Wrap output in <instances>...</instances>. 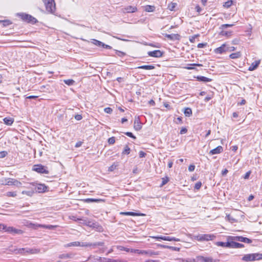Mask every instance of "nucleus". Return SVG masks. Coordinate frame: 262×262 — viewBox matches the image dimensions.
Segmentation results:
<instances>
[{
    "label": "nucleus",
    "mask_w": 262,
    "mask_h": 262,
    "mask_svg": "<svg viewBox=\"0 0 262 262\" xmlns=\"http://www.w3.org/2000/svg\"><path fill=\"white\" fill-rule=\"evenodd\" d=\"M241 56V53L239 52L232 53L229 55V57L231 59H237Z\"/></svg>",
    "instance_id": "2f4dec72"
},
{
    "label": "nucleus",
    "mask_w": 262,
    "mask_h": 262,
    "mask_svg": "<svg viewBox=\"0 0 262 262\" xmlns=\"http://www.w3.org/2000/svg\"><path fill=\"white\" fill-rule=\"evenodd\" d=\"M74 118L76 120H77L78 121L81 120L82 119V116L81 115H79V114L76 115L74 116Z\"/></svg>",
    "instance_id": "774afa93"
},
{
    "label": "nucleus",
    "mask_w": 262,
    "mask_h": 262,
    "mask_svg": "<svg viewBox=\"0 0 262 262\" xmlns=\"http://www.w3.org/2000/svg\"><path fill=\"white\" fill-rule=\"evenodd\" d=\"M184 113L186 116L189 117L192 114V110L189 107L185 109Z\"/></svg>",
    "instance_id": "e433bc0d"
},
{
    "label": "nucleus",
    "mask_w": 262,
    "mask_h": 262,
    "mask_svg": "<svg viewBox=\"0 0 262 262\" xmlns=\"http://www.w3.org/2000/svg\"><path fill=\"white\" fill-rule=\"evenodd\" d=\"M147 55L150 57L159 58L163 56V52L159 50H157L152 51L148 52Z\"/></svg>",
    "instance_id": "9b49d317"
},
{
    "label": "nucleus",
    "mask_w": 262,
    "mask_h": 262,
    "mask_svg": "<svg viewBox=\"0 0 262 262\" xmlns=\"http://www.w3.org/2000/svg\"><path fill=\"white\" fill-rule=\"evenodd\" d=\"M6 225L3 224H0V231H6Z\"/></svg>",
    "instance_id": "338daca9"
},
{
    "label": "nucleus",
    "mask_w": 262,
    "mask_h": 262,
    "mask_svg": "<svg viewBox=\"0 0 262 262\" xmlns=\"http://www.w3.org/2000/svg\"><path fill=\"white\" fill-rule=\"evenodd\" d=\"M108 142L110 144H113L115 142V138L112 137L108 139Z\"/></svg>",
    "instance_id": "13d9d810"
},
{
    "label": "nucleus",
    "mask_w": 262,
    "mask_h": 262,
    "mask_svg": "<svg viewBox=\"0 0 262 262\" xmlns=\"http://www.w3.org/2000/svg\"><path fill=\"white\" fill-rule=\"evenodd\" d=\"M130 149L128 145H125L124 150L122 151V155H128L130 153Z\"/></svg>",
    "instance_id": "a19ab883"
},
{
    "label": "nucleus",
    "mask_w": 262,
    "mask_h": 262,
    "mask_svg": "<svg viewBox=\"0 0 262 262\" xmlns=\"http://www.w3.org/2000/svg\"><path fill=\"white\" fill-rule=\"evenodd\" d=\"M74 255V254H73L72 253H64V254H60L59 256V258H60L61 259L71 258L73 257Z\"/></svg>",
    "instance_id": "a878e982"
},
{
    "label": "nucleus",
    "mask_w": 262,
    "mask_h": 262,
    "mask_svg": "<svg viewBox=\"0 0 262 262\" xmlns=\"http://www.w3.org/2000/svg\"><path fill=\"white\" fill-rule=\"evenodd\" d=\"M8 155L6 151H2L0 152V158H4Z\"/></svg>",
    "instance_id": "052dcab7"
},
{
    "label": "nucleus",
    "mask_w": 262,
    "mask_h": 262,
    "mask_svg": "<svg viewBox=\"0 0 262 262\" xmlns=\"http://www.w3.org/2000/svg\"><path fill=\"white\" fill-rule=\"evenodd\" d=\"M39 250L37 249H26L21 248L18 250V253L25 254L26 253L30 254H36L39 253Z\"/></svg>",
    "instance_id": "1a4fd4ad"
},
{
    "label": "nucleus",
    "mask_w": 262,
    "mask_h": 262,
    "mask_svg": "<svg viewBox=\"0 0 262 262\" xmlns=\"http://www.w3.org/2000/svg\"><path fill=\"white\" fill-rule=\"evenodd\" d=\"M196 78L199 81H201V82H210L212 80V79H210V78H207V77H204L203 76H198L196 77Z\"/></svg>",
    "instance_id": "b1692460"
},
{
    "label": "nucleus",
    "mask_w": 262,
    "mask_h": 262,
    "mask_svg": "<svg viewBox=\"0 0 262 262\" xmlns=\"http://www.w3.org/2000/svg\"><path fill=\"white\" fill-rule=\"evenodd\" d=\"M233 26H234V24H223L220 26V29L221 30H224V29H226V28H227L229 27H232Z\"/></svg>",
    "instance_id": "de8ad7c7"
},
{
    "label": "nucleus",
    "mask_w": 262,
    "mask_h": 262,
    "mask_svg": "<svg viewBox=\"0 0 262 262\" xmlns=\"http://www.w3.org/2000/svg\"><path fill=\"white\" fill-rule=\"evenodd\" d=\"M5 184L9 186H16L17 187H20L21 183L16 179L12 178H8L5 180Z\"/></svg>",
    "instance_id": "0eeeda50"
},
{
    "label": "nucleus",
    "mask_w": 262,
    "mask_h": 262,
    "mask_svg": "<svg viewBox=\"0 0 262 262\" xmlns=\"http://www.w3.org/2000/svg\"><path fill=\"white\" fill-rule=\"evenodd\" d=\"M5 231L10 233L17 234H21L23 233V231L21 230L16 229L13 227H7V226Z\"/></svg>",
    "instance_id": "4468645a"
},
{
    "label": "nucleus",
    "mask_w": 262,
    "mask_h": 262,
    "mask_svg": "<svg viewBox=\"0 0 262 262\" xmlns=\"http://www.w3.org/2000/svg\"><path fill=\"white\" fill-rule=\"evenodd\" d=\"M42 1L46 6V8L48 12L51 13L55 12L56 8L54 0H42Z\"/></svg>",
    "instance_id": "7ed1b4c3"
},
{
    "label": "nucleus",
    "mask_w": 262,
    "mask_h": 262,
    "mask_svg": "<svg viewBox=\"0 0 262 262\" xmlns=\"http://www.w3.org/2000/svg\"><path fill=\"white\" fill-rule=\"evenodd\" d=\"M141 123L139 118H136L134 121V129L137 130H140L142 128Z\"/></svg>",
    "instance_id": "412c9836"
},
{
    "label": "nucleus",
    "mask_w": 262,
    "mask_h": 262,
    "mask_svg": "<svg viewBox=\"0 0 262 262\" xmlns=\"http://www.w3.org/2000/svg\"><path fill=\"white\" fill-rule=\"evenodd\" d=\"M81 201L84 203H99L104 202V200L101 199H92V198H88L85 199L81 200Z\"/></svg>",
    "instance_id": "f3484780"
},
{
    "label": "nucleus",
    "mask_w": 262,
    "mask_h": 262,
    "mask_svg": "<svg viewBox=\"0 0 262 262\" xmlns=\"http://www.w3.org/2000/svg\"><path fill=\"white\" fill-rule=\"evenodd\" d=\"M233 4V2L232 0H228V1L226 2L223 5V6L225 8H229L231 6V5Z\"/></svg>",
    "instance_id": "37998d69"
},
{
    "label": "nucleus",
    "mask_w": 262,
    "mask_h": 262,
    "mask_svg": "<svg viewBox=\"0 0 262 262\" xmlns=\"http://www.w3.org/2000/svg\"><path fill=\"white\" fill-rule=\"evenodd\" d=\"M215 238V236L213 234H198L193 235V238L199 242H208L212 241Z\"/></svg>",
    "instance_id": "f257e3e1"
},
{
    "label": "nucleus",
    "mask_w": 262,
    "mask_h": 262,
    "mask_svg": "<svg viewBox=\"0 0 262 262\" xmlns=\"http://www.w3.org/2000/svg\"><path fill=\"white\" fill-rule=\"evenodd\" d=\"M80 245V242H73L64 245V247L68 248L70 247H79Z\"/></svg>",
    "instance_id": "bb28decb"
},
{
    "label": "nucleus",
    "mask_w": 262,
    "mask_h": 262,
    "mask_svg": "<svg viewBox=\"0 0 262 262\" xmlns=\"http://www.w3.org/2000/svg\"><path fill=\"white\" fill-rule=\"evenodd\" d=\"M165 37H166V38H167L168 39H169L171 40H179L180 36L178 34H165Z\"/></svg>",
    "instance_id": "aec40b11"
},
{
    "label": "nucleus",
    "mask_w": 262,
    "mask_h": 262,
    "mask_svg": "<svg viewBox=\"0 0 262 262\" xmlns=\"http://www.w3.org/2000/svg\"><path fill=\"white\" fill-rule=\"evenodd\" d=\"M236 242L233 241H228L227 245H229V248H235V244Z\"/></svg>",
    "instance_id": "603ef678"
},
{
    "label": "nucleus",
    "mask_w": 262,
    "mask_h": 262,
    "mask_svg": "<svg viewBox=\"0 0 262 262\" xmlns=\"http://www.w3.org/2000/svg\"><path fill=\"white\" fill-rule=\"evenodd\" d=\"M152 238L156 239L157 241L163 240L164 236H152Z\"/></svg>",
    "instance_id": "0e129e2a"
},
{
    "label": "nucleus",
    "mask_w": 262,
    "mask_h": 262,
    "mask_svg": "<svg viewBox=\"0 0 262 262\" xmlns=\"http://www.w3.org/2000/svg\"><path fill=\"white\" fill-rule=\"evenodd\" d=\"M202 186V183L200 181L196 182L194 185V189L199 190L200 189Z\"/></svg>",
    "instance_id": "4d7b16f0"
},
{
    "label": "nucleus",
    "mask_w": 262,
    "mask_h": 262,
    "mask_svg": "<svg viewBox=\"0 0 262 262\" xmlns=\"http://www.w3.org/2000/svg\"><path fill=\"white\" fill-rule=\"evenodd\" d=\"M260 63L259 60H256L254 62H252L251 66L249 67L248 70L252 71L255 70L258 66Z\"/></svg>",
    "instance_id": "5701e85b"
},
{
    "label": "nucleus",
    "mask_w": 262,
    "mask_h": 262,
    "mask_svg": "<svg viewBox=\"0 0 262 262\" xmlns=\"http://www.w3.org/2000/svg\"><path fill=\"white\" fill-rule=\"evenodd\" d=\"M196 262H216V260L211 257L198 256L196 257Z\"/></svg>",
    "instance_id": "9d476101"
},
{
    "label": "nucleus",
    "mask_w": 262,
    "mask_h": 262,
    "mask_svg": "<svg viewBox=\"0 0 262 262\" xmlns=\"http://www.w3.org/2000/svg\"><path fill=\"white\" fill-rule=\"evenodd\" d=\"M121 214L125 215H130V216H144L145 214L141 213H137L134 212H122L120 213Z\"/></svg>",
    "instance_id": "4be33fe9"
},
{
    "label": "nucleus",
    "mask_w": 262,
    "mask_h": 262,
    "mask_svg": "<svg viewBox=\"0 0 262 262\" xmlns=\"http://www.w3.org/2000/svg\"><path fill=\"white\" fill-rule=\"evenodd\" d=\"M104 111L105 113H107V114H111L113 112L112 108H111V107H108L105 108Z\"/></svg>",
    "instance_id": "e2e57ef3"
},
{
    "label": "nucleus",
    "mask_w": 262,
    "mask_h": 262,
    "mask_svg": "<svg viewBox=\"0 0 262 262\" xmlns=\"http://www.w3.org/2000/svg\"><path fill=\"white\" fill-rule=\"evenodd\" d=\"M232 34L231 31H224L223 30H222V31L220 32V35L222 36H230Z\"/></svg>",
    "instance_id": "f704fd0d"
},
{
    "label": "nucleus",
    "mask_w": 262,
    "mask_h": 262,
    "mask_svg": "<svg viewBox=\"0 0 262 262\" xmlns=\"http://www.w3.org/2000/svg\"><path fill=\"white\" fill-rule=\"evenodd\" d=\"M4 122L7 125H11L14 122V119L11 117H6L3 119Z\"/></svg>",
    "instance_id": "393cba45"
},
{
    "label": "nucleus",
    "mask_w": 262,
    "mask_h": 262,
    "mask_svg": "<svg viewBox=\"0 0 262 262\" xmlns=\"http://www.w3.org/2000/svg\"><path fill=\"white\" fill-rule=\"evenodd\" d=\"M163 240L167 241H175V242L180 241V239L176 238L174 237H170V236H164Z\"/></svg>",
    "instance_id": "c756f323"
},
{
    "label": "nucleus",
    "mask_w": 262,
    "mask_h": 262,
    "mask_svg": "<svg viewBox=\"0 0 262 262\" xmlns=\"http://www.w3.org/2000/svg\"><path fill=\"white\" fill-rule=\"evenodd\" d=\"M177 6V4L176 3H170L168 4L167 8L170 11H173Z\"/></svg>",
    "instance_id": "c9c22d12"
},
{
    "label": "nucleus",
    "mask_w": 262,
    "mask_h": 262,
    "mask_svg": "<svg viewBox=\"0 0 262 262\" xmlns=\"http://www.w3.org/2000/svg\"><path fill=\"white\" fill-rule=\"evenodd\" d=\"M227 243H228V242H217L216 243V245L217 246H221V247H228V248H229V245L227 244Z\"/></svg>",
    "instance_id": "ea45409f"
},
{
    "label": "nucleus",
    "mask_w": 262,
    "mask_h": 262,
    "mask_svg": "<svg viewBox=\"0 0 262 262\" xmlns=\"http://www.w3.org/2000/svg\"><path fill=\"white\" fill-rule=\"evenodd\" d=\"M6 195L8 197H15L17 194L16 192L9 191L6 193Z\"/></svg>",
    "instance_id": "3c124183"
},
{
    "label": "nucleus",
    "mask_w": 262,
    "mask_h": 262,
    "mask_svg": "<svg viewBox=\"0 0 262 262\" xmlns=\"http://www.w3.org/2000/svg\"><path fill=\"white\" fill-rule=\"evenodd\" d=\"M3 24V25L5 27L8 26L12 24L11 21L9 20H4L0 21Z\"/></svg>",
    "instance_id": "49530a36"
},
{
    "label": "nucleus",
    "mask_w": 262,
    "mask_h": 262,
    "mask_svg": "<svg viewBox=\"0 0 262 262\" xmlns=\"http://www.w3.org/2000/svg\"><path fill=\"white\" fill-rule=\"evenodd\" d=\"M199 36V34H196L193 36H190L189 37V41L191 43H194L195 42V39Z\"/></svg>",
    "instance_id": "864d4df0"
},
{
    "label": "nucleus",
    "mask_w": 262,
    "mask_h": 262,
    "mask_svg": "<svg viewBox=\"0 0 262 262\" xmlns=\"http://www.w3.org/2000/svg\"><path fill=\"white\" fill-rule=\"evenodd\" d=\"M33 186H34V185ZM34 189L36 192L42 193L47 191V187L45 184H38L35 186Z\"/></svg>",
    "instance_id": "ddd939ff"
},
{
    "label": "nucleus",
    "mask_w": 262,
    "mask_h": 262,
    "mask_svg": "<svg viewBox=\"0 0 262 262\" xmlns=\"http://www.w3.org/2000/svg\"><path fill=\"white\" fill-rule=\"evenodd\" d=\"M118 166V162H115L111 166H110L108 167V170L109 171H113L116 168V167Z\"/></svg>",
    "instance_id": "4c0bfd02"
},
{
    "label": "nucleus",
    "mask_w": 262,
    "mask_h": 262,
    "mask_svg": "<svg viewBox=\"0 0 262 262\" xmlns=\"http://www.w3.org/2000/svg\"><path fill=\"white\" fill-rule=\"evenodd\" d=\"M63 81L64 83L69 86L73 85L75 83V81L73 79L64 80Z\"/></svg>",
    "instance_id": "79ce46f5"
},
{
    "label": "nucleus",
    "mask_w": 262,
    "mask_h": 262,
    "mask_svg": "<svg viewBox=\"0 0 262 262\" xmlns=\"http://www.w3.org/2000/svg\"><path fill=\"white\" fill-rule=\"evenodd\" d=\"M34 191L33 190H29V191H23L21 192V194H26L28 196H31L34 193Z\"/></svg>",
    "instance_id": "c03bdc74"
},
{
    "label": "nucleus",
    "mask_w": 262,
    "mask_h": 262,
    "mask_svg": "<svg viewBox=\"0 0 262 262\" xmlns=\"http://www.w3.org/2000/svg\"><path fill=\"white\" fill-rule=\"evenodd\" d=\"M226 220L228 221L231 223L236 222V220L231 216L230 214H227L225 217Z\"/></svg>",
    "instance_id": "58836bf2"
},
{
    "label": "nucleus",
    "mask_w": 262,
    "mask_h": 262,
    "mask_svg": "<svg viewBox=\"0 0 262 262\" xmlns=\"http://www.w3.org/2000/svg\"><path fill=\"white\" fill-rule=\"evenodd\" d=\"M144 10L148 12H154L155 10V7L154 6L146 5L144 7Z\"/></svg>",
    "instance_id": "c85d7f7f"
},
{
    "label": "nucleus",
    "mask_w": 262,
    "mask_h": 262,
    "mask_svg": "<svg viewBox=\"0 0 262 262\" xmlns=\"http://www.w3.org/2000/svg\"><path fill=\"white\" fill-rule=\"evenodd\" d=\"M18 15L23 20L27 23L34 24L37 21V19L31 15L23 13H20Z\"/></svg>",
    "instance_id": "20e7f679"
},
{
    "label": "nucleus",
    "mask_w": 262,
    "mask_h": 262,
    "mask_svg": "<svg viewBox=\"0 0 262 262\" xmlns=\"http://www.w3.org/2000/svg\"><path fill=\"white\" fill-rule=\"evenodd\" d=\"M37 226L42 227L43 228H46V229H50V230L54 229L56 227V226H53V225H40L39 224V225H38Z\"/></svg>",
    "instance_id": "473e14b6"
},
{
    "label": "nucleus",
    "mask_w": 262,
    "mask_h": 262,
    "mask_svg": "<svg viewBox=\"0 0 262 262\" xmlns=\"http://www.w3.org/2000/svg\"><path fill=\"white\" fill-rule=\"evenodd\" d=\"M231 239L232 240H235L238 242H243L245 243L250 244L252 243V240L245 237H243L242 236H229V239Z\"/></svg>",
    "instance_id": "6e6552de"
},
{
    "label": "nucleus",
    "mask_w": 262,
    "mask_h": 262,
    "mask_svg": "<svg viewBox=\"0 0 262 262\" xmlns=\"http://www.w3.org/2000/svg\"><path fill=\"white\" fill-rule=\"evenodd\" d=\"M92 43L98 47H102L106 49H111L112 47L109 45H105L103 42L95 39H92Z\"/></svg>",
    "instance_id": "f8f14e48"
},
{
    "label": "nucleus",
    "mask_w": 262,
    "mask_h": 262,
    "mask_svg": "<svg viewBox=\"0 0 262 262\" xmlns=\"http://www.w3.org/2000/svg\"><path fill=\"white\" fill-rule=\"evenodd\" d=\"M33 170L39 173L48 174L49 173L47 167L43 166L41 164L34 165Z\"/></svg>",
    "instance_id": "39448f33"
},
{
    "label": "nucleus",
    "mask_w": 262,
    "mask_h": 262,
    "mask_svg": "<svg viewBox=\"0 0 262 262\" xmlns=\"http://www.w3.org/2000/svg\"><path fill=\"white\" fill-rule=\"evenodd\" d=\"M138 68L147 70H150L154 69L155 68V67L152 65H143V66L139 67Z\"/></svg>",
    "instance_id": "cd10ccee"
},
{
    "label": "nucleus",
    "mask_w": 262,
    "mask_h": 262,
    "mask_svg": "<svg viewBox=\"0 0 262 262\" xmlns=\"http://www.w3.org/2000/svg\"><path fill=\"white\" fill-rule=\"evenodd\" d=\"M227 52H232L236 50V48L234 47H229L227 45Z\"/></svg>",
    "instance_id": "680f3d73"
},
{
    "label": "nucleus",
    "mask_w": 262,
    "mask_h": 262,
    "mask_svg": "<svg viewBox=\"0 0 262 262\" xmlns=\"http://www.w3.org/2000/svg\"><path fill=\"white\" fill-rule=\"evenodd\" d=\"M124 134L126 136H128V137H130V138H133L134 139H136V137L131 132H127L124 133Z\"/></svg>",
    "instance_id": "bf43d9fd"
},
{
    "label": "nucleus",
    "mask_w": 262,
    "mask_h": 262,
    "mask_svg": "<svg viewBox=\"0 0 262 262\" xmlns=\"http://www.w3.org/2000/svg\"><path fill=\"white\" fill-rule=\"evenodd\" d=\"M102 262H121V260L103 257L102 258Z\"/></svg>",
    "instance_id": "72a5a7b5"
},
{
    "label": "nucleus",
    "mask_w": 262,
    "mask_h": 262,
    "mask_svg": "<svg viewBox=\"0 0 262 262\" xmlns=\"http://www.w3.org/2000/svg\"><path fill=\"white\" fill-rule=\"evenodd\" d=\"M80 247H91L92 243L82 242L80 243Z\"/></svg>",
    "instance_id": "5fc2aeb1"
},
{
    "label": "nucleus",
    "mask_w": 262,
    "mask_h": 262,
    "mask_svg": "<svg viewBox=\"0 0 262 262\" xmlns=\"http://www.w3.org/2000/svg\"><path fill=\"white\" fill-rule=\"evenodd\" d=\"M90 260L91 262H102V257L91 255L84 261Z\"/></svg>",
    "instance_id": "6ab92c4d"
},
{
    "label": "nucleus",
    "mask_w": 262,
    "mask_h": 262,
    "mask_svg": "<svg viewBox=\"0 0 262 262\" xmlns=\"http://www.w3.org/2000/svg\"><path fill=\"white\" fill-rule=\"evenodd\" d=\"M168 181H169V178L167 177L163 178L162 179V183L161 184V186H163L165 185L167 183Z\"/></svg>",
    "instance_id": "8fccbe9b"
},
{
    "label": "nucleus",
    "mask_w": 262,
    "mask_h": 262,
    "mask_svg": "<svg viewBox=\"0 0 262 262\" xmlns=\"http://www.w3.org/2000/svg\"><path fill=\"white\" fill-rule=\"evenodd\" d=\"M235 245V248H236V249H237V248H242L244 247V244H241V243H236V244Z\"/></svg>",
    "instance_id": "69168bd1"
},
{
    "label": "nucleus",
    "mask_w": 262,
    "mask_h": 262,
    "mask_svg": "<svg viewBox=\"0 0 262 262\" xmlns=\"http://www.w3.org/2000/svg\"><path fill=\"white\" fill-rule=\"evenodd\" d=\"M115 53L119 57H123L125 55V53L118 50H115Z\"/></svg>",
    "instance_id": "6e6d98bb"
},
{
    "label": "nucleus",
    "mask_w": 262,
    "mask_h": 262,
    "mask_svg": "<svg viewBox=\"0 0 262 262\" xmlns=\"http://www.w3.org/2000/svg\"><path fill=\"white\" fill-rule=\"evenodd\" d=\"M104 242H96L94 243H92L91 247H93V248H95L96 246H104Z\"/></svg>",
    "instance_id": "a18cd8bd"
},
{
    "label": "nucleus",
    "mask_w": 262,
    "mask_h": 262,
    "mask_svg": "<svg viewBox=\"0 0 262 262\" xmlns=\"http://www.w3.org/2000/svg\"><path fill=\"white\" fill-rule=\"evenodd\" d=\"M227 45L224 43L223 44L221 47L214 49V52L216 54H221L224 52H227Z\"/></svg>",
    "instance_id": "dca6fc26"
},
{
    "label": "nucleus",
    "mask_w": 262,
    "mask_h": 262,
    "mask_svg": "<svg viewBox=\"0 0 262 262\" xmlns=\"http://www.w3.org/2000/svg\"><path fill=\"white\" fill-rule=\"evenodd\" d=\"M223 151V148L222 146H218L216 148L211 150L209 151V154L211 155H213L215 154H219Z\"/></svg>",
    "instance_id": "a211bd4d"
},
{
    "label": "nucleus",
    "mask_w": 262,
    "mask_h": 262,
    "mask_svg": "<svg viewBox=\"0 0 262 262\" xmlns=\"http://www.w3.org/2000/svg\"><path fill=\"white\" fill-rule=\"evenodd\" d=\"M195 66L202 67V64H200V63L189 64H188V67H186L185 68L188 70H194V69H195V68L194 67Z\"/></svg>",
    "instance_id": "7c9ffc66"
},
{
    "label": "nucleus",
    "mask_w": 262,
    "mask_h": 262,
    "mask_svg": "<svg viewBox=\"0 0 262 262\" xmlns=\"http://www.w3.org/2000/svg\"><path fill=\"white\" fill-rule=\"evenodd\" d=\"M137 11V8L132 6H127L122 9L124 13H134Z\"/></svg>",
    "instance_id": "2eb2a0df"
},
{
    "label": "nucleus",
    "mask_w": 262,
    "mask_h": 262,
    "mask_svg": "<svg viewBox=\"0 0 262 262\" xmlns=\"http://www.w3.org/2000/svg\"><path fill=\"white\" fill-rule=\"evenodd\" d=\"M262 259V254L252 253L245 255L242 259L245 261H253Z\"/></svg>",
    "instance_id": "f03ea898"
},
{
    "label": "nucleus",
    "mask_w": 262,
    "mask_h": 262,
    "mask_svg": "<svg viewBox=\"0 0 262 262\" xmlns=\"http://www.w3.org/2000/svg\"><path fill=\"white\" fill-rule=\"evenodd\" d=\"M137 253L142 255H146L149 256H153L154 255H158L159 254L158 252L154 251L152 250H139L136 251Z\"/></svg>",
    "instance_id": "423d86ee"
},
{
    "label": "nucleus",
    "mask_w": 262,
    "mask_h": 262,
    "mask_svg": "<svg viewBox=\"0 0 262 262\" xmlns=\"http://www.w3.org/2000/svg\"><path fill=\"white\" fill-rule=\"evenodd\" d=\"M93 228H96L99 231H100V229H102V227L100 226L96 222H93L92 227Z\"/></svg>",
    "instance_id": "09e8293b"
}]
</instances>
